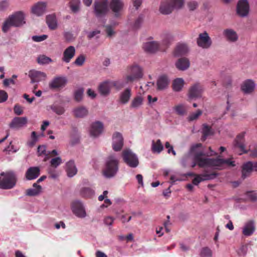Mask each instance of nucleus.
Returning a JSON list of instances; mask_svg holds the SVG:
<instances>
[{
    "label": "nucleus",
    "instance_id": "nucleus-1",
    "mask_svg": "<svg viewBox=\"0 0 257 257\" xmlns=\"http://www.w3.org/2000/svg\"><path fill=\"white\" fill-rule=\"evenodd\" d=\"M201 154H197L195 159L198 162L199 167L200 168L204 167H216L218 169H221L224 165L234 167L235 164L234 161H232L230 159H202Z\"/></svg>",
    "mask_w": 257,
    "mask_h": 257
},
{
    "label": "nucleus",
    "instance_id": "nucleus-2",
    "mask_svg": "<svg viewBox=\"0 0 257 257\" xmlns=\"http://www.w3.org/2000/svg\"><path fill=\"white\" fill-rule=\"evenodd\" d=\"M25 15L21 11H19L10 15L5 20L2 27V31L7 33L12 27H19L25 24Z\"/></svg>",
    "mask_w": 257,
    "mask_h": 257
},
{
    "label": "nucleus",
    "instance_id": "nucleus-3",
    "mask_svg": "<svg viewBox=\"0 0 257 257\" xmlns=\"http://www.w3.org/2000/svg\"><path fill=\"white\" fill-rule=\"evenodd\" d=\"M119 161L114 155H109L106 159L102 170L103 175L107 178L114 177L118 171Z\"/></svg>",
    "mask_w": 257,
    "mask_h": 257
},
{
    "label": "nucleus",
    "instance_id": "nucleus-4",
    "mask_svg": "<svg viewBox=\"0 0 257 257\" xmlns=\"http://www.w3.org/2000/svg\"><path fill=\"white\" fill-rule=\"evenodd\" d=\"M17 178L13 171L2 172L0 174V188L11 189L13 188L17 183Z\"/></svg>",
    "mask_w": 257,
    "mask_h": 257
},
{
    "label": "nucleus",
    "instance_id": "nucleus-5",
    "mask_svg": "<svg viewBox=\"0 0 257 257\" xmlns=\"http://www.w3.org/2000/svg\"><path fill=\"white\" fill-rule=\"evenodd\" d=\"M184 5V0H163L159 11L163 15L171 14L174 9H179Z\"/></svg>",
    "mask_w": 257,
    "mask_h": 257
},
{
    "label": "nucleus",
    "instance_id": "nucleus-6",
    "mask_svg": "<svg viewBox=\"0 0 257 257\" xmlns=\"http://www.w3.org/2000/svg\"><path fill=\"white\" fill-rule=\"evenodd\" d=\"M128 74L125 79L127 82H133L142 78L143 75L142 69L138 65L130 66L127 68Z\"/></svg>",
    "mask_w": 257,
    "mask_h": 257
},
{
    "label": "nucleus",
    "instance_id": "nucleus-7",
    "mask_svg": "<svg viewBox=\"0 0 257 257\" xmlns=\"http://www.w3.org/2000/svg\"><path fill=\"white\" fill-rule=\"evenodd\" d=\"M108 11V0H95L94 3V12L97 17L105 16Z\"/></svg>",
    "mask_w": 257,
    "mask_h": 257
},
{
    "label": "nucleus",
    "instance_id": "nucleus-8",
    "mask_svg": "<svg viewBox=\"0 0 257 257\" xmlns=\"http://www.w3.org/2000/svg\"><path fill=\"white\" fill-rule=\"evenodd\" d=\"M124 162L131 168L137 167L139 163L137 156L130 150L125 149L122 152Z\"/></svg>",
    "mask_w": 257,
    "mask_h": 257
},
{
    "label": "nucleus",
    "instance_id": "nucleus-9",
    "mask_svg": "<svg viewBox=\"0 0 257 257\" xmlns=\"http://www.w3.org/2000/svg\"><path fill=\"white\" fill-rule=\"evenodd\" d=\"M202 147V144L198 143L193 145L190 149V153L194 155V160L198 164V162L195 159L196 156L197 154H201V158L205 159H208L206 158V157H210L217 155V154L211 149V147L209 148V152H208L205 153L202 151L200 150V148H201Z\"/></svg>",
    "mask_w": 257,
    "mask_h": 257
},
{
    "label": "nucleus",
    "instance_id": "nucleus-10",
    "mask_svg": "<svg viewBox=\"0 0 257 257\" xmlns=\"http://www.w3.org/2000/svg\"><path fill=\"white\" fill-rule=\"evenodd\" d=\"M253 170L257 172V162L248 161L244 163L241 167V178L245 179L249 177Z\"/></svg>",
    "mask_w": 257,
    "mask_h": 257
},
{
    "label": "nucleus",
    "instance_id": "nucleus-11",
    "mask_svg": "<svg viewBox=\"0 0 257 257\" xmlns=\"http://www.w3.org/2000/svg\"><path fill=\"white\" fill-rule=\"evenodd\" d=\"M196 42L198 46L203 49H208L212 44L211 38L206 32L199 34Z\"/></svg>",
    "mask_w": 257,
    "mask_h": 257
},
{
    "label": "nucleus",
    "instance_id": "nucleus-12",
    "mask_svg": "<svg viewBox=\"0 0 257 257\" xmlns=\"http://www.w3.org/2000/svg\"><path fill=\"white\" fill-rule=\"evenodd\" d=\"M203 91L202 85L199 83H195L189 88L188 96L192 99L201 97Z\"/></svg>",
    "mask_w": 257,
    "mask_h": 257
},
{
    "label": "nucleus",
    "instance_id": "nucleus-13",
    "mask_svg": "<svg viewBox=\"0 0 257 257\" xmlns=\"http://www.w3.org/2000/svg\"><path fill=\"white\" fill-rule=\"evenodd\" d=\"M72 210L73 213L78 217L84 218L86 213L82 203L79 201H74L72 203Z\"/></svg>",
    "mask_w": 257,
    "mask_h": 257
},
{
    "label": "nucleus",
    "instance_id": "nucleus-14",
    "mask_svg": "<svg viewBox=\"0 0 257 257\" xmlns=\"http://www.w3.org/2000/svg\"><path fill=\"white\" fill-rule=\"evenodd\" d=\"M124 4L121 0H111L110 8L115 17H119L121 15Z\"/></svg>",
    "mask_w": 257,
    "mask_h": 257
},
{
    "label": "nucleus",
    "instance_id": "nucleus-15",
    "mask_svg": "<svg viewBox=\"0 0 257 257\" xmlns=\"http://www.w3.org/2000/svg\"><path fill=\"white\" fill-rule=\"evenodd\" d=\"M123 146V139L122 135L118 132H115L112 136V148L115 152L121 150Z\"/></svg>",
    "mask_w": 257,
    "mask_h": 257
},
{
    "label": "nucleus",
    "instance_id": "nucleus-16",
    "mask_svg": "<svg viewBox=\"0 0 257 257\" xmlns=\"http://www.w3.org/2000/svg\"><path fill=\"white\" fill-rule=\"evenodd\" d=\"M29 77L31 79V83H36L45 80L47 75L43 72L31 70L29 72Z\"/></svg>",
    "mask_w": 257,
    "mask_h": 257
},
{
    "label": "nucleus",
    "instance_id": "nucleus-17",
    "mask_svg": "<svg viewBox=\"0 0 257 257\" xmlns=\"http://www.w3.org/2000/svg\"><path fill=\"white\" fill-rule=\"evenodd\" d=\"M28 122L26 117H15L9 124L10 128L14 130H20Z\"/></svg>",
    "mask_w": 257,
    "mask_h": 257
},
{
    "label": "nucleus",
    "instance_id": "nucleus-18",
    "mask_svg": "<svg viewBox=\"0 0 257 257\" xmlns=\"http://www.w3.org/2000/svg\"><path fill=\"white\" fill-rule=\"evenodd\" d=\"M244 135L245 133L242 132L239 134H238L236 138L235 139L233 145L235 148H237L239 149L241 153L240 154H242L243 153H246L247 151L245 149V139H244Z\"/></svg>",
    "mask_w": 257,
    "mask_h": 257
},
{
    "label": "nucleus",
    "instance_id": "nucleus-19",
    "mask_svg": "<svg viewBox=\"0 0 257 257\" xmlns=\"http://www.w3.org/2000/svg\"><path fill=\"white\" fill-rule=\"evenodd\" d=\"M236 12L241 17H245L249 12V4L247 0H239L237 5Z\"/></svg>",
    "mask_w": 257,
    "mask_h": 257
},
{
    "label": "nucleus",
    "instance_id": "nucleus-20",
    "mask_svg": "<svg viewBox=\"0 0 257 257\" xmlns=\"http://www.w3.org/2000/svg\"><path fill=\"white\" fill-rule=\"evenodd\" d=\"M103 124L99 121H96L91 124L90 134L91 136L96 137L99 136L103 132Z\"/></svg>",
    "mask_w": 257,
    "mask_h": 257
},
{
    "label": "nucleus",
    "instance_id": "nucleus-21",
    "mask_svg": "<svg viewBox=\"0 0 257 257\" xmlns=\"http://www.w3.org/2000/svg\"><path fill=\"white\" fill-rule=\"evenodd\" d=\"M217 175V174L215 172L210 174L205 173L201 175H198L193 179L192 183L194 185H197L202 181L214 179Z\"/></svg>",
    "mask_w": 257,
    "mask_h": 257
},
{
    "label": "nucleus",
    "instance_id": "nucleus-22",
    "mask_svg": "<svg viewBox=\"0 0 257 257\" xmlns=\"http://www.w3.org/2000/svg\"><path fill=\"white\" fill-rule=\"evenodd\" d=\"M173 40L174 37L171 33H164L162 35V43L161 45H160L161 46L160 51H165Z\"/></svg>",
    "mask_w": 257,
    "mask_h": 257
},
{
    "label": "nucleus",
    "instance_id": "nucleus-23",
    "mask_svg": "<svg viewBox=\"0 0 257 257\" xmlns=\"http://www.w3.org/2000/svg\"><path fill=\"white\" fill-rule=\"evenodd\" d=\"M46 6L47 4L45 2H38L32 7L31 12L37 16H41L45 13Z\"/></svg>",
    "mask_w": 257,
    "mask_h": 257
},
{
    "label": "nucleus",
    "instance_id": "nucleus-24",
    "mask_svg": "<svg viewBox=\"0 0 257 257\" xmlns=\"http://www.w3.org/2000/svg\"><path fill=\"white\" fill-rule=\"evenodd\" d=\"M67 83V79L63 77H57L54 78L49 83L51 89H57L65 86Z\"/></svg>",
    "mask_w": 257,
    "mask_h": 257
},
{
    "label": "nucleus",
    "instance_id": "nucleus-25",
    "mask_svg": "<svg viewBox=\"0 0 257 257\" xmlns=\"http://www.w3.org/2000/svg\"><path fill=\"white\" fill-rule=\"evenodd\" d=\"M170 79L166 75H162L159 77L157 82V89L158 90H163L168 87Z\"/></svg>",
    "mask_w": 257,
    "mask_h": 257
},
{
    "label": "nucleus",
    "instance_id": "nucleus-26",
    "mask_svg": "<svg viewBox=\"0 0 257 257\" xmlns=\"http://www.w3.org/2000/svg\"><path fill=\"white\" fill-rule=\"evenodd\" d=\"M40 174V169L38 167H30L26 171L25 177L27 180H32L36 179Z\"/></svg>",
    "mask_w": 257,
    "mask_h": 257
},
{
    "label": "nucleus",
    "instance_id": "nucleus-27",
    "mask_svg": "<svg viewBox=\"0 0 257 257\" xmlns=\"http://www.w3.org/2000/svg\"><path fill=\"white\" fill-rule=\"evenodd\" d=\"M75 54V49L74 46H70L67 48L63 52L62 61L69 63L73 58Z\"/></svg>",
    "mask_w": 257,
    "mask_h": 257
},
{
    "label": "nucleus",
    "instance_id": "nucleus-28",
    "mask_svg": "<svg viewBox=\"0 0 257 257\" xmlns=\"http://www.w3.org/2000/svg\"><path fill=\"white\" fill-rule=\"evenodd\" d=\"M132 96V89L131 88H126L119 95V102L122 104H126L130 101Z\"/></svg>",
    "mask_w": 257,
    "mask_h": 257
},
{
    "label": "nucleus",
    "instance_id": "nucleus-29",
    "mask_svg": "<svg viewBox=\"0 0 257 257\" xmlns=\"http://www.w3.org/2000/svg\"><path fill=\"white\" fill-rule=\"evenodd\" d=\"M161 46L157 42H149L145 43L143 45V49L145 51L153 53L158 50H160Z\"/></svg>",
    "mask_w": 257,
    "mask_h": 257
},
{
    "label": "nucleus",
    "instance_id": "nucleus-30",
    "mask_svg": "<svg viewBox=\"0 0 257 257\" xmlns=\"http://www.w3.org/2000/svg\"><path fill=\"white\" fill-rule=\"evenodd\" d=\"M254 87L255 84L254 82L250 79H247L242 83L241 89L244 93L249 94L253 91Z\"/></svg>",
    "mask_w": 257,
    "mask_h": 257
},
{
    "label": "nucleus",
    "instance_id": "nucleus-31",
    "mask_svg": "<svg viewBox=\"0 0 257 257\" xmlns=\"http://www.w3.org/2000/svg\"><path fill=\"white\" fill-rule=\"evenodd\" d=\"M223 35L227 41L231 42H236L238 39L236 32L231 29H225L223 32Z\"/></svg>",
    "mask_w": 257,
    "mask_h": 257
},
{
    "label": "nucleus",
    "instance_id": "nucleus-32",
    "mask_svg": "<svg viewBox=\"0 0 257 257\" xmlns=\"http://www.w3.org/2000/svg\"><path fill=\"white\" fill-rule=\"evenodd\" d=\"M66 172L69 177H72L77 173V169L73 160H70L66 164Z\"/></svg>",
    "mask_w": 257,
    "mask_h": 257
},
{
    "label": "nucleus",
    "instance_id": "nucleus-33",
    "mask_svg": "<svg viewBox=\"0 0 257 257\" xmlns=\"http://www.w3.org/2000/svg\"><path fill=\"white\" fill-rule=\"evenodd\" d=\"M46 20V23L50 30H54L57 28V20L55 14L47 15Z\"/></svg>",
    "mask_w": 257,
    "mask_h": 257
},
{
    "label": "nucleus",
    "instance_id": "nucleus-34",
    "mask_svg": "<svg viewBox=\"0 0 257 257\" xmlns=\"http://www.w3.org/2000/svg\"><path fill=\"white\" fill-rule=\"evenodd\" d=\"M111 86V82H104L99 85L98 87L99 92L102 95L106 96L109 94Z\"/></svg>",
    "mask_w": 257,
    "mask_h": 257
},
{
    "label": "nucleus",
    "instance_id": "nucleus-35",
    "mask_svg": "<svg viewBox=\"0 0 257 257\" xmlns=\"http://www.w3.org/2000/svg\"><path fill=\"white\" fill-rule=\"evenodd\" d=\"M255 230V226L254 221L253 220H249L244 225L243 228L242 233L245 236H250Z\"/></svg>",
    "mask_w": 257,
    "mask_h": 257
},
{
    "label": "nucleus",
    "instance_id": "nucleus-36",
    "mask_svg": "<svg viewBox=\"0 0 257 257\" xmlns=\"http://www.w3.org/2000/svg\"><path fill=\"white\" fill-rule=\"evenodd\" d=\"M190 62L186 58H181L176 63V67L180 70H185L189 68Z\"/></svg>",
    "mask_w": 257,
    "mask_h": 257
},
{
    "label": "nucleus",
    "instance_id": "nucleus-37",
    "mask_svg": "<svg viewBox=\"0 0 257 257\" xmlns=\"http://www.w3.org/2000/svg\"><path fill=\"white\" fill-rule=\"evenodd\" d=\"M188 51L187 45L184 44H178L174 51V55L176 56H180L186 54Z\"/></svg>",
    "mask_w": 257,
    "mask_h": 257
},
{
    "label": "nucleus",
    "instance_id": "nucleus-38",
    "mask_svg": "<svg viewBox=\"0 0 257 257\" xmlns=\"http://www.w3.org/2000/svg\"><path fill=\"white\" fill-rule=\"evenodd\" d=\"M88 110L84 106H79L74 109V114L76 117H83L88 114Z\"/></svg>",
    "mask_w": 257,
    "mask_h": 257
},
{
    "label": "nucleus",
    "instance_id": "nucleus-39",
    "mask_svg": "<svg viewBox=\"0 0 257 257\" xmlns=\"http://www.w3.org/2000/svg\"><path fill=\"white\" fill-rule=\"evenodd\" d=\"M184 84V82L182 78H176L173 81L172 88L175 91H180L183 87Z\"/></svg>",
    "mask_w": 257,
    "mask_h": 257
},
{
    "label": "nucleus",
    "instance_id": "nucleus-40",
    "mask_svg": "<svg viewBox=\"0 0 257 257\" xmlns=\"http://www.w3.org/2000/svg\"><path fill=\"white\" fill-rule=\"evenodd\" d=\"M34 188L27 189L26 191V195L29 196H33L37 195L41 192L42 187L37 183H34L33 185Z\"/></svg>",
    "mask_w": 257,
    "mask_h": 257
},
{
    "label": "nucleus",
    "instance_id": "nucleus-41",
    "mask_svg": "<svg viewBox=\"0 0 257 257\" xmlns=\"http://www.w3.org/2000/svg\"><path fill=\"white\" fill-rule=\"evenodd\" d=\"M202 140L205 141L207 137L213 134V131L211 126L206 124L202 125Z\"/></svg>",
    "mask_w": 257,
    "mask_h": 257
},
{
    "label": "nucleus",
    "instance_id": "nucleus-42",
    "mask_svg": "<svg viewBox=\"0 0 257 257\" xmlns=\"http://www.w3.org/2000/svg\"><path fill=\"white\" fill-rule=\"evenodd\" d=\"M163 149L164 147L160 140H158L156 142L154 141H153L152 151L153 152L160 153L163 151Z\"/></svg>",
    "mask_w": 257,
    "mask_h": 257
},
{
    "label": "nucleus",
    "instance_id": "nucleus-43",
    "mask_svg": "<svg viewBox=\"0 0 257 257\" xmlns=\"http://www.w3.org/2000/svg\"><path fill=\"white\" fill-rule=\"evenodd\" d=\"M94 194V191L89 187L82 188L80 190V195L85 198H91Z\"/></svg>",
    "mask_w": 257,
    "mask_h": 257
},
{
    "label": "nucleus",
    "instance_id": "nucleus-44",
    "mask_svg": "<svg viewBox=\"0 0 257 257\" xmlns=\"http://www.w3.org/2000/svg\"><path fill=\"white\" fill-rule=\"evenodd\" d=\"M143 101V98L142 96L139 95L136 96L132 101L130 107L136 108L140 107L142 104Z\"/></svg>",
    "mask_w": 257,
    "mask_h": 257
},
{
    "label": "nucleus",
    "instance_id": "nucleus-45",
    "mask_svg": "<svg viewBox=\"0 0 257 257\" xmlns=\"http://www.w3.org/2000/svg\"><path fill=\"white\" fill-rule=\"evenodd\" d=\"M37 62L40 65L48 64L52 62V60L45 55H40L37 58Z\"/></svg>",
    "mask_w": 257,
    "mask_h": 257
},
{
    "label": "nucleus",
    "instance_id": "nucleus-46",
    "mask_svg": "<svg viewBox=\"0 0 257 257\" xmlns=\"http://www.w3.org/2000/svg\"><path fill=\"white\" fill-rule=\"evenodd\" d=\"M174 110L179 115H184L186 113V108L183 104H179L174 107Z\"/></svg>",
    "mask_w": 257,
    "mask_h": 257
},
{
    "label": "nucleus",
    "instance_id": "nucleus-47",
    "mask_svg": "<svg viewBox=\"0 0 257 257\" xmlns=\"http://www.w3.org/2000/svg\"><path fill=\"white\" fill-rule=\"evenodd\" d=\"M38 156H45L44 159V162L47 161L49 158V154L46 153V147L45 146H39L38 147Z\"/></svg>",
    "mask_w": 257,
    "mask_h": 257
},
{
    "label": "nucleus",
    "instance_id": "nucleus-48",
    "mask_svg": "<svg viewBox=\"0 0 257 257\" xmlns=\"http://www.w3.org/2000/svg\"><path fill=\"white\" fill-rule=\"evenodd\" d=\"M111 82L112 86L114 87L115 89L118 90H120L123 87H124L126 83H128L126 81L124 82V81L122 80H118L115 81H112Z\"/></svg>",
    "mask_w": 257,
    "mask_h": 257
},
{
    "label": "nucleus",
    "instance_id": "nucleus-49",
    "mask_svg": "<svg viewBox=\"0 0 257 257\" xmlns=\"http://www.w3.org/2000/svg\"><path fill=\"white\" fill-rule=\"evenodd\" d=\"M51 108L58 115H62L65 112L64 108L59 105H52Z\"/></svg>",
    "mask_w": 257,
    "mask_h": 257
},
{
    "label": "nucleus",
    "instance_id": "nucleus-50",
    "mask_svg": "<svg viewBox=\"0 0 257 257\" xmlns=\"http://www.w3.org/2000/svg\"><path fill=\"white\" fill-rule=\"evenodd\" d=\"M200 255L201 257H211L212 252L209 247H204L201 249Z\"/></svg>",
    "mask_w": 257,
    "mask_h": 257
},
{
    "label": "nucleus",
    "instance_id": "nucleus-51",
    "mask_svg": "<svg viewBox=\"0 0 257 257\" xmlns=\"http://www.w3.org/2000/svg\"><path fill=\"white\" fill-rule=\"evenodd\" d=\"M79 0H71L70 2V8L72 11L76 13L79 10Z\"/></svg>",
    "mask_w": 257,
    "mask_h": 257
},
{
    "label": "nucleus",
    "instance_id": "nucleus-52",
    "mask_svg": "<svg viewBox=\"0 0 257 257\" xmlns=\"http://www.w3.org/2000/svg\"><path fill=\"white\" fill-rule=\"evenodd\" d=\"M62 159L60 157L53 158L50 161V166L52 168H56L62 163Z\"/></svg>",
    "mask_w": 257,
    "mask_h": 257
},
{
    "label": "nucleus",
    "instance_id": "nucleus-53",
    "mask_svg": "<svg viewBox=\"0 0 257 257\" xmlns=\"http://www.w3.org/2000/svg\"><path fill=\"white\" fill-rule=\"evenodd\" d=\"M202 113V111L198 109L196 112L191 113L188 117V119L189 121H191L197 119Z\"/></svg>",
    "mask_w": 257,
    "mask_h": 257
},
{
    "label": "nucleus",
    "instance_id": "nucleus-54",
    "mask_svg": "<svg viewBox=\"0 0 257 257\" xmlns=\"http://www.w3.org/2000/svg\"><path fill=\"white\" fill-rule=\"evenodd\" d=\"M83 94V89L80 88L75 91L74 93V98L77 101L82 100Z\"/></svg>",
    "mask_w": 257,
    "mask_h": 257
},
{
    "label": "nucleus",
    "instance_id": "nucleus-55",
    "mask_svg": "<svg viewBox=\"0 0 257 257\" xmlns=\"http://www.w3.org/2000/svg\"><path fill=\"white\" fill-rule=\"evenodd\" d=\"M85 60V57L83 55H80L75 60L74 63L78 66L83 65Z\"/></svg>",
    "mask_w": 257,
    "mask_h": 257
},
{
    "label": "nucleus",
    "instance_id": "nucleus-56",
    "mask_svg": "<svg viewBox=\"0 0 257 257\" xmlns=\"http://www.w3.org/2000/svg\"><path fill=\"white\" fill-rule=\"evenodd\" d=\"M143 19L144 17L143 15H140L135 21L133 25V28L135 29L139 28L143 22Z\"/></svg>",
    "mask_w": 257,
    "mask_h": 257
},
{
    "label": "nucleus",
    "instance_id": "nucleus-57",
    "mask_svg": "<svg viewBox=\"0 0 257 257\" xmlns=\"http://www.w3.org/2000/svg\"><path fill=\"white\" fill-rule=\"evenodd\" d=\"M245 194L251 201L255 202L256 201L257 194L254 191H247L246 192Z\"/></svg>",
    "mask_w": 257,
    "mask_h": 257
},
{
    "label": "nucleus",
    "instance_id": "nucleus-58",
    "mask_svg": "<svg viewBox=\"0 0 257 257\" xmlns=\"http://www.w3.org/2000/svg\"><path fill=\"white\" fill-rule=\"evenodd\" d=\"M14 111L17 115H20L23 113V108L19 104H16L14 107Z\"/></svg>",
    "mask_w": 257,
    "mask_h": 257
},
{
    "label": "nucleus",
    "instance_id": "nucleus-59",
    "mask_svg": "<svg viewBox=\"0 0 257 257\" xmlns=\"http://www.w3.org/2000/svg\"><path fill=\"white\" fill-rule=\"evenodd\" d=\"M187 6L190 11H194L198 7V4L196 1H192L187 3Z\"/></svg>",
    "mask_w": 257,
    "mask_h": 257
},
{
    "label": "nucleus",
    "instance_id": "nucleus-60",
    "mask_svg": "<svg viewBox=\"0 0 257 257\" xmlns=\"http://www.w3.org/2000/svg\"><path fill=\"white\" fill-rule=\"evenodd\" d=\"M8 98V93L5 90H0V103H3L6 101Z\"/></svg>",
    "mask_w": 257,
    "mask_h": 257
},
{
    "label": "nucleus",
    "instance_id": "nucleus-61",
    "mask_svg": "<svg viewBox=\"0 0 257 257\" xmlns=\"http://www.w3.org/2000/svg\"><path fill=\"white\" fill-rule=\"evenodd\" d=\"M48 174L49 175V177L52 179H56L58 176V174L56 172L55 168H49L48 170Z\"/></svg>",
    "mask_w": 257,
    "mask_h": 257
},
{
    "label": "nucleus",
    "instance_id": "nucleus-62",
    "mask_svg": "<svg viewBox=\"0 0 257 257\" xmlns=\"http://www.w3.org/2000/svg\"><path fill=\"white\" fill-rule=\"evenodd\" d=\"M48 36L46 35H43L42 36H34L32 37V39L33 41L35 42H41L47 38Z\"/></svg>",
    "mask_w": 257,
    "mask_h": 257
},
{
    "label": "nucleus",
    "instance_id": "nucleus-63",
    "mask_svg": "<svg viewBox=\"0 0 257 257\" xmlns=\"http://www.w3.org/2000/svg\"><path fill=\"white\" fill-rule=\"evenodd\" d=\"M165 147L168 149V153L169 154H170L171 152H172V153L173 154V155L175 156L176 155V152L175 151L173 150V147L172 146H171L170 143L168 142H167L166 143H165Z\"/></svg>",
    "mask_w": 257,
    "mask_h": 257
},
{
    "label": "nucleus",
    "instance_id": "nucleus-64",
    "mask_svg": "<svg viewBox=\"0 0 257 257\" xmlns=\"http://www.w3.org/2000/svg\"><path fill=\"white\" fill-rule=\"evenodd\" d=\"M114 218L111 216L106 217L104 219V223L107 225H111L114 221Z\"/></svg>",
    "mask_w": 257,
    "mask_h": 257
}]
</instances>
